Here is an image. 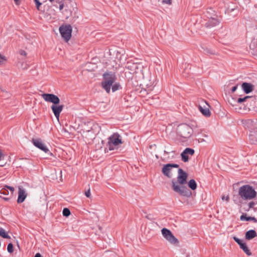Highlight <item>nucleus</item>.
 <instances>
[{
	"label": "nucleus",
	"instance_id": "obj_40",
	"mask_svg": "<svg viewBox=\"0 0 257 257\" xmlns=\"http://www.w3.org/2000/svg\"><path fill=\"white\" fill-rule=\"evenodd\" d=\"M49 1L52 3L54 1V0H49Z\"/></svg>",
	"mask_w": 257,
	"mask_h": 257
},
{
	"label": "nucleus",
	"instance_id": "obj_17",
	"mask_svg": "<svg viewBox=\"0 0 257 257\" xmlns=\"http://www.w3.org/2000/svg\"><path fill=\"white\" fill-rule=\"evenodd\" d=\"M257 236L256 231L253 229H250L246 232L245 234V239L250 240Z\"/></svg>",
	"mask_w": 257,
	"mask_h": 257
},
{
	"label": "nucleus",
	"instance_id": "obj_24",
	"mask_svg": "<svg viewBox=\"0 0 257 257\" xmlns=\"http://www.w3.org/2000/svg\"><path fill=\"white\" fill-rule=\"evenodd\" d=\"M181 158H182V160L183 162H188V159H189V157L187 155V154H186L184 151H183L181 154Z\"/></svg>",
	"mask_w": 257,
	"mask_h": 257
},
{
	"label": "nucleus",
	"instance_id": "obj_2",
	"mask_svg": "<svg viewBox=\"0 0 257 257\" xmlns=\"http://www.w3.org/2000/svg\"><path fill=\"white\" fill-rule=\"evenodd\" d=\"M41 96L46 101L53 103L51 108L55 116L59 120L60 114L64 108V105H58L60 101L59 98L54 94L50 93H43Z\"/></svg>",
	"mask_w": 257,
	"mask_h": 257
},
{
	"label": "nucleus",
	"instance_id": "obj_41",
	"mask_svg": "<svg viewBox=\"0 0 257 257\" xmlns=\"http://www.w3.org/2000/svg\"><path fill=\"white\" fill-rule=\"evenodd\" d=\"M165 153H167V154H169L168 152H166V151H164Z\"/></svg>",
	"mask_w": 257,
	"mask_h": 257
},
{
	"label": "nucleus",
	"instance_id": "obj_15",
	"mask_svg": "<svg viewBox=\"0 0 257 257\" xmlns=\"http://www.w3.org/2000/svg\"><path fill=\"white\" fill-rule=\"evenodd\" d=\"M220 21L216 18L210 19L205 24V27L207 28H212L218 25Z\"/></svg>",
	"mask_w": 257,
	"mask_h": 257
},
{
	"label": "nucleus",
	"instance_id": "obj_33",
	"mask_svg": "<svg viewBox=\"0 0 257 257\" xmlns=\"http://www.w3.org/2000/svg\"><path fill=\"white\" fill-rule=\"evenodd\" d=\"M254 204H255V203L253 201L249 202L248 203L249 209L252 208L253 207V206L254 205Z\"/></svg>",
	"mask_w": 257,
	"mask_h": 257
},
{
	"label": "nucleus",
	"instance_id": "obj_43",
	"mask_svg": "<svg viewBox=\"0 0 257 257\" xmlns=\"http://www.w3.org/2000/svg\"><path fill=\"white\" fill-rule=\"evenodd\" d=\"M106 150H107V148H105V152H106Z\"/></svg>",
	"mask_w": 257,
	"mask_h": 257
},
{
	"label": "nucleus",
	"instance_id": "obj_42",
	"mask_svg": "<svg viewBox=\"0 0 257 257\" xmlns=\"http://www.w3.org/2000/svg\"><path fill=\"white\" fill-rule=\"evenodd\" d=\"M135 68H137V65L136 64L135 65Z\"/></svg>",
	"mask_w": 257,
	"mask_h": 257
},
{
	"label": "nucleus",
	"instance_id": "obj_39",
	"mask_svg": "<svg viewBox=\"0 0 257 257\" xmlns=\"http://www.w3.org/2000/svg\"><path fill=\"white\" fill-rule=\"evenodd\" d=\"M16 4H17V2H18L19 0H14Z\"/></svg>",
	"mask_w": 257,
	"mask_h": 257
},
{
	"label": "nucleus",
	"instance_id": "obj_8",
	"mask_svg": "<svg viewBox=\"0 0 257 257\" xmlns=\"http://www.w3.org/2000/svg\"><path fill=\"white\" fill-rule=\"evenodd\" d=\"M8 190H10V196H12L15 190L14 188L13 187L5 185L4 187H0V197L2 198L6 201L10 200V197H7L9 195V192Z\"/></svg>",
	"mask_w": 257,
	"mask_h": 257
},
{
	"label": "nucleus",
	"instance_id": "obj_11",
	"mask_svg": "<svg viewBox=\"0 0 257 257\" xmlns=\"http://www.w3.org/2000/svg\"><path fill=\"white\" fill-rule=\"evenodd\" d=\"M32 142L33 143V145L37 148L44 151L46 153H49L51 156H53V154L49 152V149L42 143V140L40 139H33Z\"/></svg>",
	"mask_w": 257,
	"mask_h": 257
},
{
	"label": "nucleus",
	"instance_id": "obj_36",
	"mask_svg": "<svg viewBox=\"0 0 257 257\" xmlns=\"http://www.w3.org/2000/svg\"><path fill=\"white\" fill-rule=\"evenodd\" d=\"M237 88V85L233 86L231 89L232 92H234Z\"/></svg>",
	"mask_w": 257,
	"mask_h": 257
},
{
	"label": "nucleus",
	"instance_id": "obj_37",
	"mask_svg": "<svg viewBox=\"0 0 257 257\" xmlns=\"http://www.w3.org/2000/svg\"><path fill=\"white\" fill-rule=\"evenodd\" d=\"M64 7V4L63 3L61 4L60 5V6H59V10H60V11H61L63 9Z\"/></svg>",
	"mask_w": 257,
	"mask_h": 257
},
{
	"label": "nucleus",
	"instance_id": "obj_22",
	"mask_svg": "<svg viewBox=\"0 0 257 257\" xmlns=\"http://www.w3.org/2000/svg\"><path fill=\"white\" fill-rule=\"evenodd\" d=\"M0 236L7 239L11 238L10 236L8 234L5 230L3 228H0Z\"/></svg>",
	"mask_w": 257,
	"mask_h": 257
},
{
	"label": "nucleus",
	"instance_id": "obj_14",
	"mask_svg": "<svg viewBox=\"0 0 257 257\" xmlns=\"http://www.w3.org/2000/svg\"><path fill=\"white\" fill-rule=\"evenodd\" d=\"M241 87L246 94H248L253 90L254 85L251 83L243 82L241 85Z\"/></svg>",
	"mask_w": 257,
	"mask_h": 257
},
{
	"label": "nucleus",
	"instance_id": "obj_29",
	"mask_svg": "<svg viewBox=\"0 0 257 257\" xmlns=\"http://www.w3.org/2000/svg\"><path fill=\"white\" fill-rule=\"evenodd\" d=\"M6 60L5 57L2 56L0 54V64L3 63L4 61Z\"/></svg>",
	"mask_w": 257,
	"mask_h": 257
},
{
	"label": "nucleus",
	"instance_id": "obj_32",
	"mask_svg": "<svg viewBox=\"0 0 257 257\" xmlns=\"http://www.w3.org/2000/svg\"><path fill=\"white\" fill-rule=\"evenodd\" d=\"M85 196L87 197H90V195H91V194H90V190H88L87 191L85 192Z\"/></svg>",
	"mask_w": 257,
	"mask_h": 257
},
{
	"label": "nucleus",
	"instance_id": "obj_16",
	"mask_svg": "<svg viewBox=\"0 0 257 257\" xmlns=\"http://www.w3.org/2000/svg\"><path fill=\"white\" fill-rule=\"evenodd\" d=\"M26 196L27 195L25 193V190L22 188H19L18 191V198L17 202L18 203H21L25 201Z\"/></svg>",
	"mask_w": 257,
	"mask_h": 257
},
{
	"label": "nucleus",
	"instance_id": "obj_20",
	"mask_svg": "<svg viewBox=\"0 0 257 257\" xmlns=\"http://www.w3.org/2000/svg\"><path fill=\"white\" fill-rule=\"evenodd\" d=\"M248 99H251V101H254L255 98L253 96H246L244 97L243 98H238L237 99V102L238 103H241L243 102L246 101Z\"/></svg>",
	"mask_w": 257,
	"mask_h": 257
},
{
	"label": "nucleus",
	"instance_id": "obj_30",
	"mask_svg": "<svg viewBox=\"0 0 257 257\" xmlns=\"http://www.w3.org/2000/svg\"><path fill=\"white\" fill-rule=\"evenodd\" d=\"M19 53H20V55H21L22 56H26L27 55L26 52L23 50H20Z\"/></svg>",
	"mask_w": 257,
	"mask_h": 257
},
{
	"label": "nucleus",
	"instance_id": "obj_35",
	"mask_svg": "<svg viewBox=\"0 0 257 257\" xmlns=\"http://www.w3.org/2000/svg\"><path fill=\"white\" fill-rule=\"evenodd\" d=\"M5 155L2 153V151L0 150V160H3L4 159Z\"/></svg>",
	"mask_w": 257,
	"mask_h": 257
},
{
	"label": "nucleus",
	"instance_id": "obj_1",
	"mask_svg": "<svg viewBox=\"0 0 257 257\" xmlns=\"http://www.w3.org/2000/svg\"><path fill=\"white\" fill-rule=\"evenodd\" d=\"M177 181L172 180V188L173 190L180 196L190 197L192 196V192L186 186L187 183L188 174L182 169H179Z\"/></svg>",
	"mask_w": 257,
	"mask_h": 257
},
{
	"label": "nucleus",
	"instance_id": "obj_21",
	"mask_svg": "<svg viewBox=\"0 0 257 257\" xmlns=\"http://www.w3.org/2000/svg\"><path fill=\"white\" fill-rule=\"evenodd\" d=\"M188 186L192 190H195L197 188V183L195 180L191 179L188 183Z\"/></svg>",
	"mask_w": 257,
	"mask_h": 257
},
{
	"label": "nucleus",
	"instance_id": "obj_34",
	"mask_svg": "<svg viewBox=\"0 0 257 257\" xmlns=\"http://www.w3.org/2000/svg\"><path fill=\"white\" fill-rule=\"evenodd\" d=\"M222 200H226V201L228 202L229 200V197L228 196H223L222 197Z\"/></svg>",
	"mask_w": 257,
	"mask_h": 257
},
{
	"label": "nucleus",
	"instance_id": "obj_28",
	"mask_svg": "<svg viewBox=\"0 0 257 257\" xmlns=\"http://www.w3.org/2000/svg\"><path fill=\"white\" fill-rule=\"evenodd\" d=\"M35 4H36V6L37 7V9L39 10L40 9V7L42 5V3L41 2H40V1L39 0H34Z\"/></svg>",
	"mask_w": 257,
	"mask_h": 257
},
{
	"label": "nucleus",
	"instance_id": "obj_19",
	"mask_svg": "<svg viewBox=\"0 0 257 257\" xmlns=\"http://www.w3.org/2000/svg\"><path fill=\"white\" fill-rule=\"evenodd\" d=\"M249 139L252 144L257 142V132H254L249 135Z\"/></svg>",
	"mask_w": 257,
	"mask_h": 257
},
{
	"label": "nucleus",
	"instance_id": "obj_23",
	"mask_svg": "<svg viewBox=\"0 0 257 257\" xmlns=\"http://www.w3.org/2000/svg\"><path fill=\"white\" fill-rule=\"evenodd\" d=\"M111 87H112V91L113 92H115V91L120 89L121 86L119 83H115L112 85Z\"/></svg>",
	"mask_w": 257,
	"mask_h": 257
},
{
	"label": "nucleus",
	"instance_id": "obj_27",
	"mask_svg": "<svg viewBox=\"0 0 257 257\" xmlns=\"http://www.w3.org/2000/svg\"><path fill=\"white\" fill-rule=\"evenodd\" d=\"M8 251L9 253H12L14 251V246L13 243H9L7 247Z\"/></svg>",
	"mask_w": 257,
	"mask_h": 257
},
{
	"label": "nucleus",
	"instance_id": "obj_10",
	"mask_svg": "<svg viewBox=\"0 0 257 257\" xmlns=\"http://www.w3.org/2000/svg\"><path fill=\"white\" fill-rule=\"evenodd\" d=\"M179 165L177 164H167L164 165L162 168V173L166 177L170 178L172 177V174L171 173L173 168H178Z\"/></svg>",
	"mask_w": 257,
	"mask_h": 257
},
{
	"label": "nucleus",
	"instance_id": "obj_38",
	"mask_svg": "<svg viewBox=\"0 0 257 257\" xmlns=\"http://www.w3.org/2000/svg\"><path fill=\"white\" fill-rule=\"evenodd\" d=\"M34 257H43L42 255L40 253H37Z\"/></svg>",
	"mask_w": 257,
	"mask_h": 257
},
{
	"label": "nucleus",
	"instance_id": "obj_6",
	"mask_svg": "<svg viewBox=\"0 0 257 257\" xmlns=\"http://www.w3.org/2000/svg\"><path fill=\"white\" fill-rule=\"evenodd\" d=\"M178 131L180 136L186 139L190 138L193 133L192 128L186 123L179 125Z\"/></svg>",
	"mask_w": 257,
	"mask_h": 257
},
{
	"label": "nucleus",
	"instance_id": "obj_9",
	"mask_svg": "<svg viewBox=\"0 0 257 257\" xmlns=\"http://www.w3.org/2000/svg\"><path fill=\"white\" fill-rule=\"evenodd\" d=\"M163 237L170 243L176 244L178 243V239L174 236L172 232L168 229L163 228L161 230Z\"/></svg>",
	"mask_w": 257,
	"mask_h": 257
},
{
	"label": "nucleus",
	"instance_id": "obj_12",
	"mask_svg": "<svg viewBox=\"0 0 257 257\" xmlns=\"http://www.w3.org/2000/svg\"><path fill=\"white\" fill-rule=\"evenodd\" d=\"M233 239L247 255H250L251 254V252L245 242H243L241 239L236 237H234Z\"/></svg>",
	"mask_w": 257,
	"mask_h": 257
},
{
	"label": "nucleus",
	"instance_id": "obj_13",
	"mask_svg": "<svg viewBox=\"0 0 257 257\" xmlns=\"http://www.w3.org/2000/svg\"><path fill=\"white\" fill-rule=\"evenodd\" d=\"M205 105L203 106L201 105L199 106V109L202 114L206 117H209L211 115L210 111L209 110L210 105L209 104L205 101Z\"/></svg>",
	"mask_w": 257,
	"mask_h": 257
},
{
	"label": "nucleus",
	"instance_id": "obj_25",
	"mask_svg": "<svg viewBox=\"0 0 257 257\" xmlns=\"http://www.w3.org/2000/svg\"><path fill=\"white\" fill-rule=\"evenodd\" d=\"M63 215L64 216L68 217L70 215V211L67 208H64L62 212Z\"/></svg>",
	"mask_w": 257,
	"mask_h": 257
},
{
	"label": "nucleus",
	"instance_id": "obj_18",
	"mask_svg": "<svg viewBox=\"0 0 257 257\" xmlns=\"http://www.w3.org/2000/svg\"><path fill=\"white\" fill-rule=\"evenodd\" d=\"M240 219L242 221H253L254 223L257 222V219L254 217H251V216H246V214H243L240 216Z\"/></svg>",
	"mask_w": 257,
	"mask_h": 257
},
{
	"label": "nucleus",
	"instance_id": "obj_7",
	"mask_svg": "<svg viewBox=\"0 0 257 257\" xmlns=\"http://www.w3.org/2000/svg\"><path fill=\"white\" fill-rule=\"evenodd\" d=\"M59 31L62 38L68 42L71 38L72 27L70 25H63L59 27Z\"/></svg>",
	"mask_w": 257,
	"mask_h": 257
},
{
	"label": "nucleus",
	"instance_id": "obj_26",
	"mask_svg": "<svg viewBox=\"0 0 257 257\" xmlns=\"http://www.w3.org/2000/svg\"><path fill=\"white\" fill-rule=\"evenodd\" d=\"M184 151L187 155L190 154L191 155H193L194 154V150L191 148H186L184 150Z\"/></svg>",
	"mask_w": 257,
	"mask_h": 257
},
{
	"label": "nucleus",
	"instance_id": "obj_5",
	"mask_svg": "<svg viewBox=\"0 0 257 257\" xmlns=\"http://www.w3.org/2000/svg\"><path fill=\"white\" fill-rule=\"evenodd\" d=\"M122 144L121 137L117 133H115L108 138L107 147L109 151H111L114 150L116 147Z\"/></svg>",
	"mask_w": 257,
	"mask_h": 257
},
{
	"label": "nucleus",
	"instance_id": "obj_4",
	"mask_svg": "<svg viewBox=\"0 0 257 257\" xmlns=\"http://www.w3.org/2000/svg\"><path fill=\"white\" fill-rule=\"evenodd\" d=\"M116 77L114 73L112 72H105L103 74V80L101 85L106 92L109 93L112 85L116 80Z\"/></svg>",
	"mask_w": 257,
	"mask_h": 257
},
{
	"label": "nucleus",
	"instance_id": "obj_3",
	"mask_svg": "<svg viewBox=\"0 0 257 257\" xmlns=\"http://www.w3.org/2000/svg\"><path fill=\"white\" fill-rule=\"evenodd\" d=\"M238 195L243 200H251L256 196L254 189L249 185H244L238 189Z\"/></svg>",
	"mask_w": 257,
	"mask_h": 257
},
{
	"label": "nucleus",
	"instance_id": "obj_31",
	"mask_svg": "<svg viewBox=\"0 0 257 257\" xmlns=\"http://www.w3.org/2000/svg\"><path fill=\"white\" fill-rule=\"evenodd\" d=\"M163 2L166 4L171 5L172 4V0H163Z\"/></svg>",
	"mask_w": 257,
	"mask_h": 257
}]
</instances>
